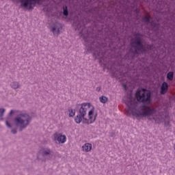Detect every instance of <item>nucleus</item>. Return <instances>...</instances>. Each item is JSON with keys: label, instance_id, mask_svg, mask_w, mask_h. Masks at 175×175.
Returning <instances> with one entry per match:
<instances>
[{"label": "nucleus", "instance_id": "1", "mask_svg": "<svg viewBox=\"0 0 175 175\" xmlns=\"http://www.w3.org/2000/svg\"><path fill=\"white\" fill-rule=\"evenodd\" d=\"M96 117H98V113L95 111V107L90 103H83L81 105L79 113L75 118V122L76 124H94L96 121Z\"/></svg>", "mask_w": 175, "mask_h": 175}, {"label": "nucleus", "instance_id": "2", "mask_svg": "<svg viewBox=\"0 0 175 175\" xmlns=\"http://www.w3.org/2000/svg\"><path fill=\"white\" fill-rule=\"evenodd\" d=\"M129 107V113H131L133 117H135L137 120L142 118V117H148V116H152L157 113L155 108H150L146 105L142 106L143 112H140L136 109V104L132 101V98H130V102L126 103Z\"/></svg>", "mask_w": 175, "mask_h": 175}, {"label": "nucleus", "instance_id": "3", "mask_svg": "<svg viewBox=\"0 0 175 175\" xmlns=\"http://www.w3.org/2000/svg\"><path fill=\"white\" fill-rule=\"evenodd\" d=\"M29 121H31V116L27 113H21L14 118V123L16 126L21 128V131L29 125Z\"/></svg>", "mask_w": 175, "mask_h": 175}, {"label": "nucleus", "instance_id": "4", "mask_svg": "<svg viewBox=\"0 0 175 175\" xmlns=\"http://www.w3.org/2000/svg\"><path fill=\"white\" fill-rule=\"evenodd\" d=\"M135 98L137 102H141L142 103L148 102L150 103L151 102V93L145 88L138 90L135 93Z\"/></svg>", "mask_w": 175, "mask_h": 175}, {"label": "nucleus", "instance_id": "5", "mask_svg": "<svg viewBox=\"0 0 175 175\" xmlns=\"http://www.w3.org/2000/svg\"><path fill=\"white\" fill-rule=\"evenodd\" d=\"M131 46L134 48V54H139V53H143L144 51L142 38L137 36L135 37V40L131 42Z\"/></svg>", "mask_w": 175, "mask_h": 175}, {"label": "nucleus", "instance_id": "6", "mask_svg": "<svg viewBox=\"0 0 175 175\" xmlns=\"http://www.w3.org/2000/svg\"><path fill=\"white\" fill-rule=\"evenodd\" d=\"M42 0H21V5L22 8H25L28 10H31L35 8L37 2H39Z\"/></svg>", "mask_w": 175, "mask_h": 175}, {"label": "nucleus", "instance_id": "7", "mask_svg": "<svg viewBox=\"0 0 175 175\" xmlns=\"http://www.w3.org/2000/svg\"><path fill=\"white\" fill-rule=\"evenodd\" d=\"M53 139L55 142H57L59 144H64V143L66 142V135H62L61 133H55L53 134Z\"/></svg>", "mask_w": 175, "mask_h": 175}, {"label": "nucleus", "instance_id": "8", "mask_svg": "<svg viewBox=\"0 0 175 175\" xmlns=\"http://www.w3.org/2000/svg\"><path fill=\"white\" fill-rule=\"evenodd\" d=\"M81 150L83 152H91L92 150V144L85 143L82 146Z\"/></svg>", "mask_w": 175, "mask_h": 175}, {"label": "nucleus", "instance_id": "9", "mask_svg": "<svg viewBox=\"0 0 175 175\" xmlns=\"http://www.w3.org/2000/svg\"><path fill=\"white\" fill-rule=\"evenodd\" d=\"M62 29V26L59 23H56L52 28V32L54 35H59V31Z\"/></svg>", "mask_w": 175, "mask_h": 175}, {"label": "nucleus", "instance_id": "10", "mask_svg": "<svg viewBox=\"0 0 175 175\" xmlns=\"http://www.w3.org/2000/svg\"><path fill=\"white\" fill-rule=\"evenodd\" d=\"M40 154H42L43 157H47V155L49 157V158H51L53 157V154H51V151L49 148H42L40 150Z\"/></svg>", "mask_w": 175, "mask_h": 175}, {"label": "nucleus", "instance_id": "11", "mask_svg": "<svg viewBox=\"0 0 175 175\" xmlns=\"http://www.w3.org/2000/svg\"><path fill=\"white\" fill-rule=\"evenodd\" d=\"M168 90H169V85H167V83L163 82L161 87L160 94L161 95H165V94H166V92H167Z\"/></svg>", "mask_w": 175, "mask_h": 175}, {"label": "nucleus", "instance_id": "12", "mask_svg": "<svg viewBox=\"0 0 175 175\" xmlns=\"http://www.w3.org/2000/svg\"><path fill=\"white\" fill-rule=\"evenodd\" d=\"M99 101L100 103H103L105 105V103H107V102H109V98L106 96H101L99 97Z\"/></svg>", "mask_w": 175, "mask_h": 175}, {"label": "nucleus", "instance_id": "13", "mask_svg": "<svg viewBox=\"0 0 175 175\" xmlns=\"http://www.w3.org/2000/svg\"><path fill=\"white\" fill-rule=\"evenodd\" d=\"M68 114H69V117H75V116L76 114V110L72 109H69Z\"/></svg>", "mask_w": 175, "mask_h": 175}, {"label": "nucleus", "instance_id": "14", "mask_svg": "<svg viewBox=\"0 0 175 175\" xmlns=\"http://www.w3.org/2000/svg\"><path fill=\"white\" fill-rule=\"evenodd\" d=\"M11 87L12 88H14V90H17L20 87V85L18 84V82H12L11 83Z\"/></svg>", "mask_w": 175, "mask_h": 175}, {"label": "nucleus", "instance_id": "15", "mask_svg": "<svg viewBox=\"0 0 175 175\" xmlns=\"http://www.w3.org/2000/svg\"><path fill=\"white\" fill-rule=\"evenodd\" d=\"M173 76H174L173 72H169L167 74V79L168 80H170V81H172V80H173Z\"/></svg>", "mask_w": 175, "mask_h": 175}, {"label": "nucleus", "instance_id": "16", "mask_svg": "<svg viewBox=\"0 0 175 175\" xmlns=\"http://www.w3.org/2000/svg\"><path fill=\"white\" fill-rule=\"evenodd\" d=\"M150 16L148 15V16H144L142 18V20L144 23H150Z\"/></svg>", "mask_w": 175, "mask_h": 175}, {"label": "nucleus", "instance_id": "17", "mask_svg": "<svg viewBox=\"0 0 175 175\" xmlns=\"http://www.w3.org/2000/svg\"><path fill=\"white\" fill-rule=\"evenodd\" d=\"M64 16H68L69 14V12H68V7H64V12H63Z\"/></svg>", "mask_w": 175, "mask_h": 175}, {"label": "nucleus", "instance_id": "18", "mask_svg": "<svg viewBox=\"0 0 175 175\" xmlns=\"http://www.w3.org/2000/svg\"><path fill=\"white\" fill-rule=\"evenodd\" d=\"M3 113H5V109H0V117H2L3 116Z\"/></svg>", "mask_w": 175, "mask_h": 175}, {"label": "nucleus", "instance_id": "19", "mask_svg": "<svg viewBox=\"0 0 175 175\" xmlns=\"http://www.w3.org/2000/svg\"><path fill=\"white\" fill-rule=\"evenodd\" d=\"M5 124H6V125H7V126H8V128H11V127H12V126L10 125V124H9V122L6 121V122H5Z\"/></svg>", "mask_w": 175, "mask_h": 175}, {"label": "nucleus", "instance_id": "20", "mask_svg": "<svg viewBox=\"0 0 175 175\" xmlns=\"http://www.w3.org/2000/svg\"><path fill=\"white\" fill-rule=\"evenodd\" d=\"M12 133L14 134L17 133V131L16 129H12Z\"/></svg>", "mask_w": 175, "mask_h": 175}, {"label": "nucleus", "instance_id": "21", "mask_svg": "<svg viewBox=\"0 0 175 175\" xmlns=\"http://www.w3.org/2000/svg\"><path fill=\"white\" fill-rule=\"evenodd\" d=\"M12 114H14V110L10 111V116H12Z\"/></svg>", "mask_w": 175, "mask_h": 175}, {"label": "nucleus", "instance_id": "22", "mask_svg": "<svg viewBox=\"0 0 175 175\" xmlns=\"http://www.w3.org/2000/svg\"><path fill=\"white\" fill-rule=\"evenodd\" d=\"M124 88H125L126 85H123Z\"/></svg>", "mask_w": 175, "mask_h": 175}]
</instances>
